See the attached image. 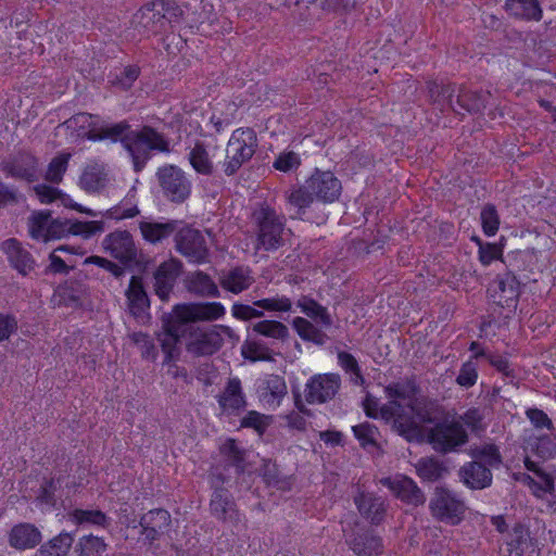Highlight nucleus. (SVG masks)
I'll return each mask as SVG.
<instances>
[{"label":"nucleus","mask_w":556,"mask_h":556,"mask_svg":"<svg viewBox=\"0 0 556 556\" xmlns=\"http://www.w3.org/2000/svg\"><path fill=\"white\" fill-rule=\"evenodd\" d=\"M418 391L414 379L392 382L384 388L387 403L380 406L379 401L368 394L363 407L368 417H380L407 441L420 442L424 439V425L432 422V417L426 401L417 397Z\"/></svg>","instance_id":"obj_1"},{"label":"nucleus","mask_w":556,"mask_h":556,"mask_svg":"<svg viewBox=\"0 0 556 556\" xmlns=\"http://www.w3.org/2000/svg\"><path fill=\"white\" fill-rule=\"evenodd\" d=\"M85 137L90 141H119L131 160L135 172H140L150 160L152 152H169V141L151 126L131 130L127 121L106 123L99 118L98 124Z\"/></svg>","instance_id":"obj_2"},{"label":"nucleus","mask_w":556,"mask_h":556,"mask_svg":"<svg viewBox=\"0 0 556 556\" xmlns=\"http://www.w3.org/2000/svg\"><path fill=\"white\" fill-rule=\"evenodd\" d=\"M255 226V249L273 252L285 245L286 217L269 205H262L252 214Z\"/></svg>","instance_id":"obj_3"},{"label":"nucleus","mask_w":556,"mask_h":556,"mask_svg":"<svg viewBox=\"0 0 556 556\" xmlns=\"http://www.w3.org/2000/svg\"><path fill=\"white\" fill-rule=\"evenodd\" d=\"M257 147L256 134L252 128L236 129L227 143L225 161L222 164L227 176L235 175L240 167L249 162Z\"/></svg>","instance_id":"obj_4"},{"label":"nucleus","mask_w":556,"mask_h":556,"mask_svg":"<svg viewBox=\"0 0 556 556\" xmlns=\"http://www.w3.org/2000/svg\"><path fill=\"white\" fill-rule=\"evenodd\" d=\"M233 337L231 328L223 325L195 327L189 324L186 349L194 356H208L216 353L223 345V336Z\"/></svg>","instance_id":"obj_5"},{"label":"nucleus","mask_w":556,"mask_h":556,"mask_svg":"<svg viewBox=\"0 0 556 556\" xmlns=\"http://www.w3.org/2000/svg\"><path fill=\"white\" fill-rule=\"evenodd\" d=\"M175 250L189 263L205 264L210 262V248L204 233L179 220L175 236Z\"/></svg>","instance_id":"obj_6"},{"label":"nucleus","mask_w":556,"mask_h":556,"mask_svg":"<svg viewBox=\"0 0 556 556\" xmlns=\"http://www.w3.org/2000/svg\"><path fill=\"white\" fill-rule=\"evenodd\" d=\"M156 178L163 195L168 201L182 203L189 198L192 185L180 167L164 165L157 169Z\"/></svg>","instance_id":"obj_7"},{"label":"nucleus","mask_w":556,"mask_h":556,"mask_svg":"<svg viewBox=\"0 0 556 556\" xmlns=\"http://www.w3.org/2000/svg\"><path fill=\"white\" fill-rule=\"evenodd\" d=\"M210 511L218 521L229 526L232 532L247 528L245 517L238 509L231 493L227 489L217 488L213 491Z\"/></svg>","instance_id":"obj_8"},{"label":"nucleus","mask_w":556,"mask_h":556,"mask_svg":"<svg viewBox=\"0 0 556 556\" xmlns=\"http://www.w3.org/2000/svg\"><path fill=\"white\" fill-rule=\"evenodd\" d=\"M430 509L437 519L456 526L464 519L466 505L450 490L437 488L430 501Z\"/></svg>","instance_id":"obj_9"},{"label":"nucleus","mask_w":556,"mask_h":556,"mask_svg":"<svg viewBox=\"0 0 556 556\" xmlns=\"http://www.w3.org/2000/svg\"><path fill=\"white\" fill-rule=\"evenodd\" d=\"M468 440L467 432L460 422H440L429 432V442L441 453H448L464 445Z\"/></svg>","instance_id":"obj_10"},{"label":"nucleus","mask_w":556,"mask_h":556,"mask_svg":"<svg viewBox=\"0 0 556 556\" xmlns=\"http://www.w3.org/2000/svg\"><path fill=\"white\" fill-rule=\"evenodd\" d=\"M189 324L184 323L177 314H174L164 320L163 331L159 333L157 340L165 355L164 361L169 363L177 359L180 354L179 342L181 338L187 339Z\"/></svg>","instance_id":"obj_11"},{"label":"nucleus","mask_w":556,"mask_h":556,"mask_svg":"<svg viewBox=\"0 0 556 556\" xmlns=\"http://www.w3.org/2000/svg\"><path fill=\"white\" fill-rule=\"evenodd\" d=\"M165 0H156L143 5L131 20V24L140 34L150 35L162 31L165 27Z\"/></svg>","instance_id":"obj_12"},{"label":"nucleus","mask_w":556,"mask_h":556,"mask_svg":"<svg viewBox=\"0 0 556 556\" xmlns=\"http://www.w3.org/2000/svg\"><path fill=\"white\" fill-rule=\"evenodd\" d=\"M103 231V223L98 220L80 222L73 219L52 218L50 220L48 240L61 239L68 235L81 236L89 239L97 232Z\"/></svg>","instance_id":"obj_13"},{"label":"nucleus","mask_w":556,"mask_h":556,"mask_svg":"<svg viewBox=\"0 0 556 556\" xmlns=\"http://www.w3.org/2000/svg\"><path fill=\"white\" fill-rule=\"evenodd\" d=\"M341 384L337 374H318L305 384V400L309 404H323L334 397Z\"/></svg>","instance_id":"obj_14"},{"label":"nucleus","mask_w":556,"mask_h":556,"mask_svg":"<svg viewBox=\"0 0 556 556\" xmlns=\"http://www.w3.org/2000/svg\"><path fill=\"white\" fill-rule=\"evenodd\" d=\"M343 532L346 544L357 556H380L383 553L382 539L374 530L355 528L351 532Z\"/></svg>","instance_id":"obj_15"},{"label":"nucleus","mask_w":556,"mask_h":556,"mask_svg":"<svg viewBox=\"0 0 556 556\" xmlns=\"http://www.w3.org/2000/svg\"><path fill=\"white\" fill-rule=\"evenodd\" d=\"M256 393L265 407L275 410L288 393L286 380L279 375H264L256 380Z\"/></svg>","instance_id":"obj_16"},{"label":"nucleus","mask_w":556,"mask_h":556,"mask_svg":"<svg viewBox=\"0 0 556 556\" xmlns=\"http://www.w3.org/2000/svg\"><path fill=\"white\" fill-rule=\"evenodd\" d=\"M306 182L314 197L321 202L331 203L341 194V181L330 170L316 169Z\"/></svg>","instance_id":"obj_17"},{"label":"nucleus","mask_w":556,"mask_h":556,"mask_svg":"<svg viewBox=\"0 0 556 556\" xmlns=\"http://www.w3.org/2000/svg\"><path fill=\"white\" fill-rule=\"evenodd\" d=\"M184 323L213 321L223 317L226 313L224 305L219 302L191 303L177 305L174 309Z\"/></svg>","instance_id":"obj_18"},{"label":"nucleus","mask_w":556,"mask_h":556,"mask_svg":"<svg viewBox=\"0 0 556 556\" xmlns=\"http://www.w3.org/2000/svg\"><path fill=\"white\" fill-rule=\"evenodd\" d=\"M102 247L114 258L124 264L137 258V248L132 236L127 230H116L109 233L102 241Z\"/></svg>","instance_id":"obj_19"},{"label":"nucleus","mask_w":556,"mask_h":556,"mask_svg":"<svg viewBox=\"0 0 556 556\" xmlns=\"http://www.w3.org/2000/svg\"><path fill=\"white\" fill-rule=\"evenodd\" d=\"M381 483L407 505L419 506L426 501L424 492L409 477L399 475L393 478H384Z\"/></svg>","instance_id":"obj_20"},{"label":"nucleus","mask_w":556,"mask_h":556,"mask_svg":"<svg viewBox=\"0 0 556 556\" xmlns=\"http://www.w3.org/2000/svg\"><path fill=\"white\" fill-rule=\"evenodd\" d=\"M181 268L182 263L174 257L163 262L156 268L154 273V290L162 301H168Z\"/></svg>","instance_id":"obj_21"},{"label":"nucleus","mask_w":556,"mask_h":556,"mask_svg":"<svg viewBox=\"0 0 556 556\" xmlns=\"http://www.w3.org/2000/svg\"><path fill=\"white\" fill-rule=\"evenodd\" d=\"M490 296L501 307H515L519 296V282L510 273L500 276L489 288Z\"/></svg>","instance_id":"obj_22"},{"label":"nucleus","mask_w":556,"mask_h":556,"mask_svg":"<svg viewBox=\"0 0 556 556\" xmlns=\"http://www.w3.org/2000/svg\"><path fill=\"white\" fill-rule=\"evenodd\" d=\"M1 168L8 177L28 182L36 181L39 177L37 159L30 154H20L11 160L3 161Z\"/></svg>","instance_id":"obj_23"},{"label":"nucleus","mask_w":556,"mask_h":556,"mask_svg":"<svg viewBox=\"0 0 556 556\" xmlns=\"http://www.w3.org/2000/svg\"><path fill=\"white\" fill-rule=\"evenodd\" d=\"M0 249L7 255L11 266L21 275L26 276L34 270L36 266L35 258L17 239H7L1 243Z\"/></svg>","instance_id":"obj_24"},{"label":"nucleus","mask_w":556,"mask_h":556,"mask_svg":"<svg viewBox=\"0 0 556 556\" xmlns=\"http://www.w3.org/2000/svg\"><path fill=\"white\" fill-rule=\"evenodd\" d=\"M354 503L359 514L371 525L378 526L383 521L388 504L381 496L369 492H359L354 496Z\"/></svg>","instance_id":"obj_25"},{"label":"nucleus","mask_w":556,"mask_h":556,"mask_svg":"<svg viewBox=\"0 0 556 556\" xmlns=\"http://www.w3.org/2000/svg\"><path fill=\"white\" fill-rule=\"evenodd\" d=\"M110 182L108 166L98 161H90L84 168L79 186L89 193L101 192Z\"/></svg>","instance_id":"obj_26"},{"label":"nucleus","mask_w":556,"mask_h":556,"mask_svg":"<svg viewBox=\"0 0 556 556\" xmlns=\"http://www.w3.org/2000/svg\"><path fill=\"white\" fill-rule=\"evenodd\" d=\"M217 402L223 412L236 414L247 406V399L239 378H229L223 392L217 396Z\"/></svg>","instance_id":"obj_27"},{"label":"nucleus","mask_w":556,"mask_h":556,"mask_svg":"<svg viewBox=\"0 0 556 556\" xmlns=\"http://www.w3.org/2000/svg\"><path fill=\"white\" fill-rule=\"evenodd\" d=\"M459 478L472 490H482L492 483L491 469L478 460L466 463L459 469Z\"/></svg>","instance_id":"obj_28"},{"label":"nucleus","mask_w":556,"mask_h":556,"mask_svg":"<svg viewBox=\"0 0 556 556\" xmlns=\"http://www.w3.org/2000/svg\"><path fill=\"white\" fill-rule=\"evenodd\" d=\"M170 515L165 509H153L141 517L142 535L149 542L157 540L169 527Z\"/></svg>","instance_id":"obj_29"},{"label":"nucleus","mask_w":556,"mask_h":556,"mask_svg":"<svg viewBox=\"0 0 556 556\" xmlns=\"http://www.w3.org/2000/svg\"><path fill=\"white\" fill-rule=\"evenodd\" d=\"M254 282L252 270L249 267L237 266L222 271L219 285L228 292L239 294L248 290Z\"/></svg>","instance_id":"obj_30"},{"label":"nucleus","mask_w":556,"mask_h":556,"mask_svg":"<svg viewBox=\"0 0 556 556\" xmlns=\"http://www.w3.org/2000/svg\"><path fill=\"white\" fill-rule=\"evenodd\" d=\"M178 227L179 220L177 219H167L165 222L141 220L139 223L142 238L152 244L162 243L170 236H175Z\"/></svg>","instance_id":"obj_31"},{"label":"nucleus","mask_w":556,"mask_h":556,"mask_svg":"<svg viewBox=\"0 0 556 556\" xmlns=\"http://www.w3.org/2000/svg\"><path fill=\"white\" fill-rule=\"evenodd\" d=\"M128 307L135 317H142L150 307V301L142 278L132 276L126 291Z\"/></svg>","instance_id":"obj_32"},{"label":"nucleus","mask_w":556,"mask_h":556,"mask_svg":"<svg viewBox=\"0 0 556 556\" xmlns=\"http://www.w3.org/2000/svg\"><path fill=\"white\" fill-rule=\"evenodd\" d=\"M41 541L40 531L30 523L14 526L9 533V543L16 549L35 547Z\"/></svg>","instance_id":"obj_33"},{"label":"nucleus","mask_w":556,"mask_h":556,"mask_svg":"<svg viewBox=\"0 0 556 556\" xmlns=\"http://www.w3.org/2000/svg\"><path fill=\"white\" fill-rule=\"evenodd\" d=\"M429 99L441 111L446 108L452 109L455 113L459 111L453 104V97L458 92V87L455 84H439L437 81H429L427 85Z\"/></svg>","instance_id":"obj_34"},{"label":"nucleus","mask_w":556,"mask_h":556,"mask_svg":"<svg viewBox=\"0 0 556 556\" xmlns=\"http://www.w3.org/2000/svg\"><path fill=\"white\" fill-rule=\"evenodd\" d=\"M505 9L515 17L525 21H541L543 11L539 0H506Z\"/></svg>","instance_id":"obj_35"},{"label":"nucleus","mask_w":556,"mask_h":556,"mask_svg":"<svg viewBox=\"0 0 556 556\" xmlns=\"http://www.w3.org/2000/svg\"><path fill=\"white\" fill-rule=\"evenodd\" d=\"M285 198L287 204L290 206V210H294L295 217H300L305 213V210L308 208L314 199H316L311 190L307 187V182L299 187H293L285 192Z\"/></svg>","instance_id":"obj_36"},{"label":"nucleus","mask_w":556,"mask_h":556,"mask_svg":"<svg viewBox=\"0 0 556 556\" xmlns=\"http://www.w3.org/2000/svg\"><path fill=\"white\" fill-rule=\"evenodd\" d=\"M187 288L190 292L200 296H219V290L217 285L214 282L210 275L201 270L191 273L188 276Z\"/></svg>","instance_id":"obj_37"},{"label":"nucleus","mask_w":556,"mask_h":556,"mask_svg":"<svg viewBox=\"0 0 556 556\" xmlns=\"http://www.w3.org/2000/svg\"><path fill=\"white\" fill-rule=\"evenodd\" d=\"M489 97L490 94L486 92L472 91L467 89L465 86H458L456 103L459 109L465 110L466 112L477 113L485 108Z\"/></svg>","instance_id":"obj_38"},{"label":"nucleus","mask_w":556,"mask_h":556,"mask_svg":"<svg viewBox=\"0 0 556 556\" xmlns=\"http://www.w3.org/2000/svg\"><path fill=\"white\" fill-rule=\"evenodd\" d=\"M298 307L301 308V312L305 314L307 317L314 319L321 327L329 328L332 325V318L327 309V307L317 303L314 299L302 295L296 302Z\"/></svg>","instance_id":"obj_39"},{"label":"nucleus","mask_w":556,"mask_h":556,"mask_svg":"<svg viewBox=\"0 0 556 556\" xmlns=\"http://www.w3.org/2000/svg\"><path fill=\"white\" fill-rule=\"evenodd\" d=\"M506 544L508 546L509 556H529L525 555L527 549L531 546L528 529L517 523L508 533Z\"/></svg>","instance_id":"obj_40"},{"label":"nucleus","mask_w":556,"mask_h":556,"mask_svg":"<svg viewBox=\"0 0 556 556\" xmlns=\"http://www.w3.org/2000/svg\"><path fill=\"white\" fill-rule=\"evenodd\" d=\"M74 538L67 532H61L50 541L46 542L37 551L36 556H67Z\"/></svg>","instance_id":"obj_41"},{"label":"nucleus","mask_w":556,"mask_h":556,"mask_svg":"<svg viewBox=\"0 0 556 556\" xmlns=\"http://www.w3.org/2000/svg\"><path fill=\"white\" fill-rule=\"evenodd\" d=\"M188 160L192 168L201 175L210 176L214 172V164L210 157L208 151L203 143L197 142L188 154Z\"/></svg>","instance_id":"obj_42"},{"label":"nucleus","mask_w":556,"mask_h":556,"mask_svg":"<svg viewBox=\"0 0 556 556\" xmlns=\"http://www.w3.org/2000/svg\"><path fill=\"white\" fill-rule=\"evenodd\" d=\"M292 327L304 341H309L318 345H324L327 341V334L317 328L313 323L303 317H295Z\"/></svg>","instance_id":"obj_43"},{"label":"nucleus","mask_w":556,"mask_h":556,"mask_svg":"<svg viewBox=\"0 0 556 556\" xmlns=\"http://www.w3.org/2000/svg\"><path fill=\"white\" fill-rule=\"evenodd\" d=\"M418 476L427 481H437L446 471L443 463L433 457L420 458L416 464Z\"/></svg>","instance_id":"obj_44"},{"label":"nucleus","mask_w":556,"mask_h":556,"mask_svg":"<svg viewBox=\"0 0 556 556\" xmlns=\"http://www.w3.org/2000/svg\"><path fill=\"white\" fill-rule=\"evenodd\" d=\"M253 331L266 338L285 340L289 336L288 327L278 320L264 319L253 325Z\"/></svg>","instance_id":"obj_45"},{"label":"nucleus","mask_w":556,"mask_h":556,"mask_svg":"<svg viewBox=\"0 0 556 556\" xmlns=\"http://www.w3.org/2000/svg\"><path fill=\"white\" fill-rule=\"evenodd\" d=\"M51 214L49 212H36L29 217V233L36 240L47 241Z\"/></svg>","instance_id":"obj_46"},{"label":"nucleus","mask_w":556,"mask_h":556,"mask_svg":"<svg viewBox=\"0 0 556 556\" xmlns=\"http://www.w3.org/2000/svg\"><path fill=\"white\" fill-rule=\"evenodd\" d=\"M106 543L102 538L85 535L79 539L76 551L79 556H101L106 551Z\"/></svg>","instance_id":"obj_47"},{"label":"nucleus","mask_w":556,"mask_h":556,"mask_svg":"<svg viewBox=\"0 0 556 556\" xmlns=\"http://www.w3.org/2000/svg\"><path fill=\"white\" fill-rule=\"evenodd\" d=\"M254 305L262 311L289 313L292 312V301L286 295L276 294L275 296L264 298L254 302Z\"/></svg>","instance_id":"obj_48"},{"label":"nucleus","mask_w":556,"mask_h":556,"mask_svg":"<svg viewBox=\"0 0 556 556\" xmlns=\"http://www.w3.org/2000/svg\"><path fill=\"white\" fill-rule=\"evenodd\" d=\"M73 518L79 525H92L105 528L109 525V519L104 513L98 509H75Z\"/></svg>","instance_id":"obj_49"},{"label":"nucleus","mask_w":556,"mask_h":556,"mask_svg":"<svg viewBox=\"0 0 556 556\" xmlns=\"http://www.w3.org/2000/svg\"><path fill=\"white\" fill-rule=\"evenodd\" d=\"M352 431L363 447L377 445L376 440L379 431L375 425L369 422H363L353 426Z\"/></svg>","instance_id":"obj_50"},{"label":"nucleus","mask_w":556,"mask_h":556,"mask_svg":"<svg viewBox=\"0 0 556 556\" xmlns=\"http://www.w3.org/2000/svg\"><path fill=\"white\" fill-rule=\"evenodd\" d=\"M472 455L476 460L482 463L486 467H498L502 463L500 451L493 444H486L475 448Z\"/></svg>","instance_id":"obj_51"},{"label":"nucleus","mask_w":556,"mask_h":556,"mask_svg":"<svg viewBox=\"0 0 556 556\" xmlns=\"http://www.w3.org/2000/svg\"><path fill=\"white\" fill-rule=\"evenodd\" d=\"M70 154H61L51 160L48 165L45 178L53 184H59L67 169Z\"/></svg>","instance_id":"obj_52"},{"label":"nucleus","mask_w":556,"mask_h":556,"mask_svg":"<svg viewBox=\"0 0 556 556\" xmlns=\"http://www.w3.org/2000/svg\"><path fill=\"white\" fill-rule=\"evenodd\" d=\"M480 219L483 232L491 237L494 236L500 226V216L494 205L486 204L480 213Z\"/></svg>","instance_id":"obj_53"},{"label":"nucleus","mask_w":556,"mask_h":556,"mask_svg":"<svg viewBox=\"0 0 556 556\" xmlns=\"http://www.w3.org/2000/svg\"><path fill=\"white\" fill-rule=\"evenodd\" d=\"M478 380V367L469 359L465 362L459 369V374L456 377V383L465 389H469L477 383Z\"/></svg>","instance_id":"obj_54"},{"label":"nucleus","mask_w":556,"mask_h":556,"mask_svg":"<svg viewBox=\"0 0 556 556\" xmlns=\"http://www.w3.org/2000/svg\"><path fill=\"white\" fill-rule=\"evenodd\" d=\"M270 424V417L256 410H250L241 420V426L252 428L257 433L263 434Z\"/></svg>","instance_id":"obj_55"},{"label":"nucleus","mask_w":556,"mask_h":556,"mask_svg":"<svg viewBox=\"0 0 556 556\" xmlns=\"http://www.w3.org/2000/svg\"><path fill=\"white\" fill-rule=\"evenodd\" d=\"M478 247L479 261L483 266H489L493 261L502 257L503 250L495 243H484L483 241H478Z\"/></svg>","instance_id":"obj_56"},{"label":"nucleus","mask_w":556,"mask_h":556,"mask_svg":"<svg viewBox=\"0 0 556 556\" xmlns=\"http://www.w3.org/2000/svg\"><path fill=\"white\" fill-rule=\"evenodd\" d=\"M98 115H92L89 113H78L65 122L67 128L71 129H87V131H91L92 128L98 124L99 121Z\"/></svg>","instance_id":"obj_57"},{"label":"nucleus","mask_w":556,"mask_h":556,"mask_svg":"<svg viewBox=\"0 0 556 556\" xmlns=\"http://www.w3.org/2000/svg\"><path fill=\"white\" fill-rule=\"evenodd\" d=\"M300 156L293 151H288L280 153L276 157L273 166L277 170L287 173L292 169H296L300 166Z\"/></svg>","instance_id":"obj_58"},{"label":"nucleus","mask_w":556,"mask_h":556,"mask_svg":"<svg viewBox=\"0 0 556 556\" xmlns=\"http://www.w3.org/2000/svg\"><path fill=\"white\" fill-rule=\"evenodd\" d=\"M260 307L242 303H235L231 307L232 316L240 320H251L264 316V312Z\"/></svg>","instance_id":"obj_59"},{"label":"nucleus","mask_w":556,"mask_h":556,"mask_svg":"<svg viewBox=\"0 0 556 556\" xmlns=\"http://www.w3.org/2000/svg\"><path fill=\"white\" fill-rule=\"evenodd\" d=\"M140 70L137 66H127L116 75L111 83L123 90H128L139 77Z\"/></svg>","instance_id":"obj_60"},{"label":"nucleus","mask_w":556,"mask_h":556,"mask_svg":"<svg viewBox=\"0 0 556 556\" xmlns=\"http://www.w3.org/2000/svg\"><path fill=\"white\" fill-rule=\"evenodd\" d=\"M526 416L536 429L554 430L553 422L545 412L539 408H528Z\"/></svg>","instance_id":"obj_61"},{"label":"nucleus","mask_w":556,"mask_h":556,"mask_svg":"<svg viewBox=\"0 0 556 556\" xmlns=\"http://www.w3.org/2000/svg\"><path fill=\"white\" fill-rule=\"evenodd\" d=\"M84 264L97 265V266L105 269L106 271L111 273L113 276H115L117 278L124 275V269L121 266H118L116 263L109 261L108 258H104L101 256H97V255L89 256L84 261Z\"/></svg>","instance_id":"obj_62"},{"label":"nucleus","mask_w":556,"mask_h":556,"mask_svg":"<svg viewBox=\"0 0 556 556\" xmlns=\"http://www.w3.org/2000/svg\"><path fill=\"white\" fill-rule=\"evenodd\" d=\"M338 363L346 372L355 375L357 379H362L358 363L352 354L344 351L339 352Z\"/></svg>","instance_id":"obj_63"},{"label":"nucleus","mask_w":556,"mask_h":556,"mask_svg":"<svg viewBox=\"0 0 556 556\" xmlns=\"http://www.w3.org/2000/svg\"><path fill=\"white\" fill-rule=\"evenodd\" d=\"M538 454L543 458H552L556 455V438L542 435L536 445Z\"/></svg>","instance_id":"obj_64"}]
</instances>
